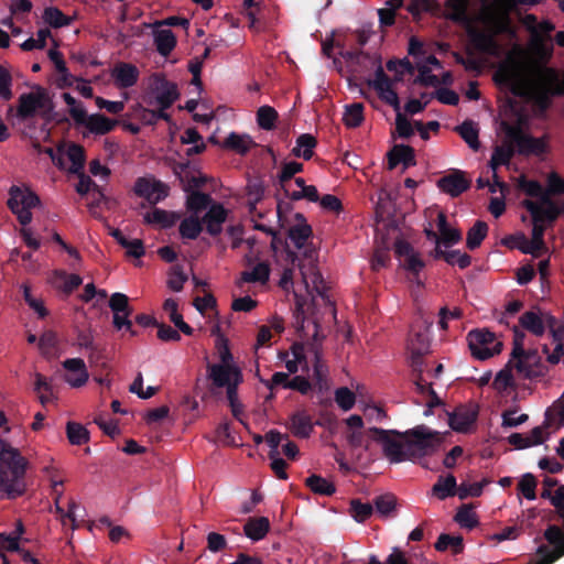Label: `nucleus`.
I'll list each match as a JSON object with an SVG mask.
<instances>
[{
    "instance_id": "nucleus-27",
    "label": "nucleus",
    "mask_w": 564,
    "mask_h": 564,
    "mask_svg": "<svg viewBox=\"0 0 564 564\" xmlns=\"http://www.w3.org/2000/svg\"><path fill=\"white\" fill-rule=\"evenodd\" d=\"M140 72L137 66L129 63H118L110 70V77L116 87L129 88L137 84Z\"/></svg>"
},
{
    "instance_id": "nucleus-4",
    "label": "nucleus",
    "mask_w": 564,
    "mask_h": 564,
    "mask_svg": "<svg viewBox=\"0 0 564 564\" xmlns=\"http://www.w3.org/2000/svg\"><path fill=\"white\" fill-rule=\"evenodd\" d=\"M301 279L294 282L296 310L302 315H314L321 307H330L327 285L313 261L302 263Z\"/></svg>"
},
{
    "instance_id": "nucleus-62",
    "label": "nucleus",
    "mask_w": 564,
    "mask_h": 564,
    "mask_svg": "<svg viewBox=\"0 0 564 564\" xmlns=\"http://www.w3.org/2000/svg\"><path fill=\"white\" fill-rule=\"evenodd\" d=\"M335 402L345 412L351 410L356 403V394L348 388H338L335 393Z\"/></svg>"
},
{
    "instance_id": "nucleus-33",
    "label": "nucleus",
    "mask_w": 564,
    "mask_h": 564,
    "mask_svg": "<svg viewBox=\"0 0 564 564\" xmlns=\"http://www.w3.org/2000/svg\"><path fill=\"white\" fill-rule=\"evenodd\" d=\"M270 278V267L265 262H259L250 269L245 270L240 279L237 281V286L242 288L243 283H260L265 284Z\"/></svg>"
},
{
    "instance_id": "nucleus-18",
    "label": "nucleus",
    "mask_w": 564,
    "mask_h": 564,
    "mask_svg": "<svg viewBox=\"0 0 564 564\" xmlns=\"http://www.w3.org/2000/svg\"><path fill=\"white\" fill-rule=\"evenodd\" d=\"M437 229L438 235L432 229L425 228L427 238L436 242L435 253L443 251L442 247L448 248L458 243L462 239V232L447 224L446 216L442 212H437Z\"/></svg>"
},
{
    "instance_id": "nucleus-22",
    "label": "nucleus",
    "mask_w": 564,
    "mask_h": 564,
    "mask_svg": "<svg viewBox=\"0 0 564 564\" xmlns=\"http://www.w3.org/2000/svg\"><path fill=\"white\" fill-rule=\"evenodd\" d=\"M518 185L527 195L531 197L522 202L523 207L527 208V203H532L536 206H542V203L547 202L554 207L556 217L560 215L561 208L557 206L555 202H553L550 198L547 192H545V189H543V187L538 182L527 180L525 177L522 176L518 180Z\"/></svg>"
},
{
    "instance_id": "nucleus-64",
    "label": "nucleus",
    "mask_w": 564,
    "mask_h": 564,
    "mask_svg": "<svg viewBox=\"0 0 564 564\" xmlns=\"http://www.w3.org/2000/svg\"><path fill=\"white\" fill-rule=\"evenodd\" d=\"M488 484L487 480L478 482H462L457 488V496L464 500L469 497H479L482 494L484 487Z\"/></svg>"
},
{
    "instance_id": "nucleus-38",
    "label": "nucleus",
    "mask_w": 564,
    "mask_h": 564,
    "mask_svg": "<svg viewBox=\"0 0 564 564\" xmlns=\"http://www.w3.org/2000/svg\"><path fill=\"white\" fill-rule=\"evenodd\" d=\"M155 28L153 36L156 50L162 56H167L176 45V37L169 29L162 26Z\"/></svg>"
},
{
    "instance_id": "nucleus-35",
    "label": "nucleus",
    "mask_w": 564,
    "mask_h": 564,
    "mask_svg": "<svg viewBox=\"0 0 564 564\" xmlns=\"http://www.w3.org/2000/svg\"><path fill=\"white\" fill-rule=\"evenodd\" d=\"M256 147V142L249 134L231 132L223 142V148L231 150L238 154H246Z\"/></svg>"
},
{
    "instance_id": "nucleus-9",
    "label": "nucleus",
    "mask_w": 564,
    "mask_h": 564,
    "mask_svg": "<svg viewBox=\"0 0 564 564\" xmlns=\"http://www.w3.org/2000/svg\"><path fill=\"white\" fill-rule=\"evenodd\" d=\"M405 438L411 460L433 454L443 443V434L425 425H419L406 431Z\"/></svg>"
},
{
    "instance_id": "nucleus-19",
    "label": "nucleus",
    "mask_w": 564,
    "mask_h": 564,
    "mask_svg": "<svg viewBox=\"0 0 564 564\" xmlns=\"http://www.w3.org/2000/svg\"><path fill=\"white\" fill-rule=\"evenodd\" d=\"M346 425V441L351 447H369L368 437L373 440V433L364 429V420L360 415H349L344 421Z\"/></svg>"
},
{
    "instance_id": "nucleus-23",
    "label": "nucleus",
    "mask_w": 564,
    "mask_h": 564,
    "mask_svg": "<svg viewBox=\"0 0 564 564\" xmlns=\"http://www.w3.org/2000/svg\"><path fill=\"white\" fill-rule=\"evenodd\" d=\"M63 368L65 370L64 380L72 388L84 387L88 379L89 373L86 364L80 358H69L64 360Z\"/></svg>"
},
{
    "instance_id": "nucleus-44",
    "label": "nucleus",
    "mask_w": 564,
    "mask_h": 564,
    "mask_svg": "<svg viewBox=\"0 0 564 564\" xmlns=\"http://www.w3.org/2000/svg\"><path fill=\"white\" fill-rule=\"evenodd\" d=\"M132 116L140 119L143 123L153 124L159 119H167L169 116L162 110H158L155 106H147L143 104L134 105L132 108Z\"/></svg>"
},
{
    "instance_id": "nucleus-41",
    "label": "nucleus",
    "mask_w": 564,
    "mask_h": 564,
    "mask_svg": "<svg viewBox=\"0 0 564 564\" xmlns=\"http://www.w3.org/2000/svg\"><path fill=\"white\" fill-rule=\"evenodd\" d=\"M457 482L453 475L440 476L432 487V495L438 500H445L448 497L457 495Z\"/></svg>"
},
{
    "instance_id": "nucleus-61",
    "label": "nucleus",
    "mask_w": 564,
    "mask_h": 564,
    "mask_svg": "<svg viewBox=\"0 0 564 564\" xmlns=\"http://www.w3.org/2000/svg\"><path fill=\"white\" fill-rule=\"evenodd\" d=\"M278 119V112L270 106H262L258 109L257 121L258 124L264 130L274 128Z\"/></svg>"
},
{
    "instance_id": "nucleus-7",
    "label": "nucleus",
    "mask_w": 564,
    "mask_h": 564,
    "mask_svg": "<svg viewBox=\"0 0 564 564\" xmlns=\"http://www.w3.org/2000/svg\"><path fill=\"white\" fill-rule=\"evenodd\" d=\"M509 367H512L521 378H534L543 376L546 367L538 350L524 348V334L514 330V341Z\"/></svg>"
},
{
    "instance_id": "nucleus-48",
    "label": "nucleus",
    "mask_w": 564,
    "mask_h": 564,
    "mask_svg": "<svg viewBox=\"0 0 564 564\" xmlns=\"http://www.w3.org/2000/svg\"><path fill=\"white\" fill-rule=\"evenodd\" d=\"M202 231V221L199 215L191 214L185 217L180 225V232L183 238L195 239Z\"/></svg>"
},
{
    "instance_id": "nucleus-5",
    "label": "nucleus",
    "mask_w": 564,
    "mask_h": 564,
    "mask_svg": "<svg viewBox=\"0 0 564 564\" xmlns=\"http://www.w3.org/2000/svg\"><path fill=\"white\" fill-rule=\"evenodd\" d=\"M519 324L523 329L536 337H541L549 330L552 335L554 348L551 352L547 345H543L542 350L549 364L556 365L560 362L564 355L562 343L564 327L557 325L555 317L550 312L532 308L520 316Z\"/></svg>"
},
{
    "instance_id": "nucleus-25",
    "label": "nucleus",
    "mask_w": 564,
    "mask_h": 564,
    "mask_svg": "<svg viewBox=\"0 0 564 564\" xmlns=\"http://www.w3.org/2000/svg\"><path fill=\"white\" fill-rule=\"evenodd\" d=\"M395 254L400 264L412 273H419L424 268L421 256L404 240H398L394 245Z\"/></svg>"
},
{
    "instance_id": "nucleus-26",
    "label": "nucleus",
    "mask_w": 564,
    "mask_h": 564,
    "mask_svg": "<svg viewBox=\"0 0 564 564\" xmlns=\"http://www.w3.org/2000/svg\"><path fill=\"white\" fill-rule=\"evenodd\" d=\"M477 419V410L474 405L459 406L449 414V426L458 433L471 431Z\"/></svg>"
},
{
    "instance_id": "nucleus-20",
    "label": "nucleus",
    "mask_w": 564,
    "mask_h": 564,
    "mask_svg": "<svg viewBox=\"0 0 564 564\" xmlns=\"http://www.w3.org/2000/svg\"><path fill=\"white\" fill-rule=\"evenodd\" d=\"M552 434L545 422L532 429L529 433H513L508 441L518 449H524L543 444Z\"/></svg>"
},
{
    "instance_id": "nucleus-55",
    "label": "nucleus",
    "mask_w": 564,
    "mask_h": 564,
    "mask_svg": "<svg viewBox=\"0 0 564 564\" xmlns=\"http://www.w3.org/2000/svg\"><path fill=\"white\" fill-rule=\"evenodd\" d=\"M457 130L460 137L474 151L479 149L480 144L478 141V128L475 123L466 121L460 127H458Z\"/></svg>"
},
{
    "instance_id": "nucleus-3",
    "label": "nucleus",
    "mask_w": 564,
    "mask_h": 564,
    "mask_svg": "<svg viewBox=\"0 0 564 564\" xmlns=\"http://www.w3.org/2000/svg\"><path fill=\"white\" fill-rule=\"evenodd\" d=\"M469 2L470 0H447L448 17L465 25L476 50L492 57L500 56L502 47L496 35L507 31L506 15L490 0V3L484 4L479 13L470 19L467 14Z\"/></svg>"
},
{
    "instance_id": "nucleus-24",
    "label": "nucleus",
    "mask_w": 564,
    "mask_h": 564,
    "mask_svg": "<svg viewBox=\"0 0 564 564\" xmlns=\"http://www.w3.org/2000/svg\"><path fill=\"white\" fill-rule=\"evenodd\" d=\"M395 254L400 264L412 273H419L424 268L421 256L404 240H398L394 245Z\"/></svg>"
},
{
    "instance_id": "nucleus-32",
    "label": "nucleus",
    "mask_w": 564,
    "mask_h": 564,
    "mask_svg": "<svg viewBox=\"0 0 564 564\" xmlns=\"http://www.w3.org/2000/svg\"><path fill=\"white\" fill-rule=\"evenodd\" d=\"M402 164L404 169L415 164L413 149L409 145L398 144L388 152V167L395 169Z\"/></svg>"
},
{
    "instance_id": "nucleus-28",
    "label": "nucleus",
    "mask_w": 564,
    "mask_h": 564,
    "mask_svg": "<svg viewBox=\"0 0 564 564\" xmlns=\"http://www.w3.org/2000/svg\"><path fill=\"white\" fill-rule=\"evenodd\" d=\"M50 106V98L44 89L37 88L35 91L20 97L19 112L23 117L34 115L39 109Z\"/></svg>"
},
{
    "instance_id": "nucleus-53",
    "label": "nucleus",
    "mask_w": 564,
    "mask_h": 564,
    "mask_svg": "<svg viewBox=\"0 0 564 564\" xmlns=\"http://www.w3.org/2000/svg\"><path fill=\"white\" fill-rule=\"evenodd\" d=\"M408 348L413 352L421 355L425 352L429 348V336H427V327H425L422 332L413 333L411 332L410 337L408 339Z\"/></svg>"
},
{
    "instance_id": "nucleus-12",
    "label": "nucleus",
    "mask_w": 564,
    "mask_h": 564,
    "mask_svg": "<svg viewBox=\"0 0 564 564\" xmlns=\"http://www.w3.org/2000/svg\"><path fill=\"white\" fill-rule=\"evenodd\" d=\"M40 205L39 196L28 186H12L9 191L8 206L22 226L32 221L31 209Z\"/></svg>"
},
{
    "instance_id": "nucleus-60",
    "label": "nucleus",
    "mask_w": 564,
    "mask_h": 564,
    "mask_svg": "<svg viewBox=\"0 0 564 564\" xmlns=\"http://www.w3.org/2000/svg\"><path fill=\"white\" fill-rule=\"evenodd\" d=\"M436 257H442L448 264L458 265L460 269L467 268L470 264V257L459 250L441 251Z\"/></svg>"
},
{
    "instance_id": "nucleus-21",
    "label": "nucleus",
    "mask_w": 564,
    "mask_h": 564,
    "mask_svg": "<svg viewBox=\"0 0 564 564\" xmlns=\"http://www.w3.org/2000/svg\"><path fill=\"white\" fill-rule=\"evenodd\" d=\"M134 192L150 203H158L167 196L169 187L154 177H141L134 184Z\"/></svg>"
},
{
    "instance_id": "nucleus-2",
    "label": "nucleus",
    "mask_w": 564,
    "mask_h": 564,
    "mask_svg": "<svg viewBox=\"0 0 564 564\" xmlns=\"http://www.w3.org/2000/svg\"><path fill=\"white\" fill-rule=\"evenodd\" d=\"M528 130V111L519 108L516 101H510L503 109L502 143L495 148L491 155L489 165L492 172H497L499 166L509 164L514 150L525 155H542L550 151L549 135L533 138Z\"/></svg>"
},
{
    "instance_id": "nucleus-31",
    "label": "nucleus",
    "mask_w": 564,
    "mask_h": 564,
    "mask_svg": "<svg viewBox=\"0 0 564 564\" xmlns=\"http://www.w3.org/2000/svg\"><path fill=\"white\" fill-rule=\"evenodd\" d=\"M116 120L109 119L100 113L86 115L79 126L84 127L88 133L106 134L115 129Z\"/></svg>"
},
{
    "instance_id": "nucleus-51",
    "label": "nucleus",
    "mask_w": 564,
    "mask_h": 564,
    "mask_svg": "<svg viewBox=\"0 0 564 564\" xmlns=\"http://www.w3.org/2000/svg\"><path fill=\"white\" fill-rule=\"evenodd\" d=\"M181 141L184 144H192L193 147L187 150V154L202 153L206 145L202 135L195 129H187L181 137Z\"/></svg>"
},
{
    "instance_id": "nucleus-14",
    "label": "nucleus",
    "mask_w": 564,
    "mask_h": 564,
    "mask_svg": "<svg viewBox=\"0 0 564 564\" xmlns=\"http://www.w3.org/2000/svg\"><path fill=\"white\" fill-rule=\"evenodd\" d=\"M208 376L213 383L219 388L227 389L228 400L236 413V388L241 382V372L236 365H210Z\"/></svg>"
},
{
    "instance_id": "nucleus-47",
    "label": "nucleus",
    "mask_w": 564,
    "mask_h": 564,
    "mask_svg": "<svg viewBox=\"0 0 564 564\" xmlns=\"http://www.w3.org/2000/svg\"><path fill=\"white\" fill-rule=\"evenodd\" d=\"M364 106L360 102H354L345 106L343 121L347 128H357L364 122Z\"/></svg>"
},
{
    "instance_id": "nucleus-17",
    "label": "nucleus",
    "mask_w": 564,
    "mask_h": 564,
    "mask_svg": "<svg viewBox=\"0 0 564 564\" xmlns=\"http://www.w3.org/2000/svg\"><path fill=\"white\" fill-rule=\"evenodd\" d=\"M178 94L173 83L164 79H156L152 90L143 96V102L147 106H155L158 110L164 112L165 109L177 99Z\"/></svg>"
},
{
    "instance_id": "nucleus-43",
    "label": "nucleus",
    "mask_w": 564,
    "mask_h": 564,
    "mask_svg": "<svg viewBox=\"0 0 564 564\" xmlns=\"http://www.w3.org/2000/svg\"><path fill=\"white\" fill-rule=\"evenodd\" d=\"M270 530V521L265 517L250 518L243 527L245 534L252 541L262 540Z\"/></svg>"
},
{
    "instance_id": "nucleus-54",
    "label": "nucleus",
    "mask_w": 564,
    "mask_h": 564,
    "mask_svg": "<svg viewBox=\"0 0 564 564\" xmlns=\"http://www.w3.org/2000/svg\"><path fill=\"white\" fill-rule=\"evenodd\" d=\"M210 197L207 194L192 192L186 202L187 209L191 214L199 215L209 205Z\"/></svg>"
},
{
    "instance_id": "nucleus-52",
    "label": "nucleus",
    "mask_w": 564,
    "mask_h": 564,
    "mask_svg": "<svg viewBox=\"0 0 564 564\" xmlns=\"http://www.w3.org/2000/svg\"><path fill=\"white\" fill-rule=\"evenodd\" d=\"M488 232V226L484 221H477L467 232L466 243L469 249H476L480 246Z\"/></svg>"
},
{
    "instance_id": "nucleus-30",
    "label": "nucleus",
    "mask_w": 564,
    "mask_h": 564,
    "mask_svg": "<svg viewBox=\"0 0 564 564\" xmlns=\"http://www.w3.org/2000/svg\"><path fill=\"white\" fill-rule=\"evenodd\" d=\"M288 427L294 436L307 438L314 431V422L305 410H299L290 416Z\"/></svg>"
},
{
    "instance_id": "nucleus-13",
    "label": "nucleus",
    "mask_w": 564,
    "mask_h": 564,
    "mask_svg": "<svg viewBox=\"0 0 564 564\" xmlns=\"http://www.w3.org/2000/svg\"><path fill=\"white\" fill-rule=\"evenodd\" d=\"M45 152L61 170L74 174L83 172L85 163L83 147L73 142H63L55 150L47 149Z\"/></svg>"
},
{
    "instance_id": "nucleus-6",
    "label": "nucleus",
    "mask_w": 564,
    "mask_h": 564,
    "mask_svg": "<svg viewBox=\"0 0 564 564\" xmlns=\"http://www.w3.org/2000/svg\"><path fill=\"white\" fill-rule=\"evenodd\" d=\"M26 466L28 462L19 449L0 440V494L14 498L25 491Z\"/></svg>"
},
{
    "instance_id": "nucleus-37",
    "label": "nucleus",
    "mask_w": 564,
    "mask_h": 564,
    "mask_svg": "<svg viewBox=\"0 0 564 564\" xmlns=\"http://www.w3.org/2000/svg\"><path fill=\"white\" fill-rule=\"evenodd\" d=\"M226 218L227 210L220 204L212 205L205 215L207 231L213 236L218 235Z\"/></svg>"
},
{
    "instance_id": "nucleus-58",
    "label": "nucleus",
    "mask_w": 564,
    "mask_h": 564,
    "mask_svg": "<svg viewBox=\"0 0 564 564\" xmlns=\"http://www.w3.org/2000/svg\"><path fill=\"white\" fill-rule=\"evenodd\" d=\"M34 389L42 404L45 405L53 401L54 394L52 387L47 382L46 378L43 377L42 375H35Z\"/></svg>"
},
{
    "instance_id": "nucleus-50",
    "label": "nucleus",
    "mask_w": 564,
    "mask_h": 564,
    "mask_svg": "<svg viewBox=\"0 0 564 564\" xmlns=\"http://www.w3.org/2000/svg\"><path fill=\"white\" fill-rule=\"evenodd\" d=\"M306 486L315 494L329 496L335 492V486L332 481L317 475L310 476Z\"/></svg>"
},
{
    "instance_id": "nucleus-1",
    "label": "nucleus",
    "mask_w": 564,
    "mask_h": 564,
    "mask_svg": "<svg viewBox=\"0 0 564 564\" xmlns=\"http://www.w3.org/2000/svg\"><path fill=\"white\" fill-rule=\"evenodd\" d=\"M523 24L531 32L527 46L513 44L499 62L494 75L497 85L521 98L533 111L543 112L556 95H564V72L547 67L554 25L527 15Z\"/></svg>"
},
{
    "instance_id": "nucleus-46",
    "label": "nucleus",
    "mask_w": 564,
    "mask_h": 564,
    "mask_svg": "<svg viewBox=\"0 0 564 564\" xmlns=\"http://www.w3.org/2000/svg\"><path fill=\"white\" fill-rule=\"evenodd\" d=\"M164 311L169 315L171 322L185 335H192L193 328L183 321L182 315L177 312V302L173 299H167L163 305Z\"/></svg>"
},
{
    "instance_id": "nucleus-57",
    "label": "nucleus",
    "mask_w": 564,
    "mask_h": 564,
    "mask_svg": "<svg viewBox=\"0 0 564 564\" xmlns=\"http://www.w3.org/2000/svg\"><path fill=\"white\" fill-rule=\"evenodd\" d=\"M66 433L73 445L85 444L89 438L88 431L82 424L75 422L67 423Z\"/></svg>"
},
{
    "instance_id": "nucleus-49",
    "label": "nucleus",
    "mask_w": 564,
    "mask_h": 564,
    "mask_svg": "<svg viewBox=\"0 0 564 564\" xmlns=\"http://www.w3.org/2000/svg\"><path fill=\"white\" fill-rule=\"evenodd\" d=\"M303 171V164L291 161L282 164L281 173L279 175L280 182L285 191H291V186L294 184L292 177Z\"/></svg>"
},
{
    "instance_id": "nucleus-39",
    "label": "nucleus",
    "mask_w": 564,
    "mask_h": 564,
    "mask_svg": "<svg viewBox=\"0 0 564 564\" xmlns=\"http://www.w3.org/2000/svg\"><path fill=\"white\" fill-rule=\"evenodd\" d=\"M312 235V228L307 224L303 215H295V223L289 229V237L295 243L296 247L301 248L305 245L306 240Z\"/></svg>"
},
{
    "instance_id": "nucleus-45",
    "label": "nucleus",
    "mask_w": 564,
    "mask_h": 564,
    "mask_svg": "<svg viewBox=\"0 0 564 564\" xmlns=\"http://www.w3.org/2000/svg\"><path fill=\"white\" fill-rule=\"evenodd\" d=\"M316 147V140L311 134H301L296 139L295 147L292 149V153L304 160H310L314 154V149Z\"/></svg>"
},
{
    "instance_id": "nucleus-40",
    "label": "nucleus",
    "mask_w": 564,
    "mask_h": 564,
    "mask_svg": "<svg viewBox=\"0 0 564 564\" xmlns=\"http://www.w3.org/2000/svg\"><path fill=\"white\" fill-rule=\"evenodd\" d=\"M437 185L444 193L458 196L467 189L468 182L460 173H454L438 180Z\"/></svg>"
},
{
    "instance_id": "nucleus-63",
    "label": "nucleus",
    "mask_w": 564,
    "mask_h": 564,
    "mask_svg": "<svg viewBox=\"0 0 564 564\" xmlns=\"http://www.w3.org/2000/svg\"><path fill=\"white\" fill-rule=\"evenodd\" d=\"M512 370H514V369L512 367H509V362H508L507 366L496 375L492 386L497 391L503 392L508 388L513 386L514 379H513Z\"/></svg>"
},
{
    "instance_id": "nucleus-56",
    "label": "nucleus",
    "mask_w": 564,
    "mask_h": 564,
    "mask_svg": "<svg viewBox=\"0 0 564 564\" xmlns=\"http://www.w3.org/2000/svg\"><path fill=\"white\" fill-rule=\"evenodd\" d=\"M63 100L68 106V112L73 118L74 122L79 126L87 112L84 106L78 102L70 94L64 93L62 95Z\"/></svg>"
},
{
    "instance_id": "nucleus-42",
    "label": "nucleus",
    "mask_w": 564,
    "mask_h": 564,
    "mask_svg": "<svg viewBox=\"0 0 564 564\" xmlns=\"http://www.w3.org/2000/svg\"><path fill=\"white\" fill-rule=\"evenodd\" d=\"M50 282L55 289L70 293L82 284V278L78 274H68L63 270H57L52 274Z\"/></svg>"
},
{
    "instance_id": "nucleus-16",
    "label": "nucleus",
    "mask_w": 564,
    "mask_h": 564,
    "mask_svg": "<svg viewBox=\"0 0 564 564\" xmlns=\"http://www.w3.org/2000/svg\"><path fill=\"white\" fill-rule=\"evenodd\" d=\"M419 70L417 79L426 86L437 87L441 84H451L452 75L449 72L443 70L441 63L434 56L420 58L416 62Z\"/></svg>"
},
{
    "instance_id": "nucleus-8",
    "label": "nucleus",
    "mask_w": 564,
    "mask_h": 564,
    "mask_svg": "<svg viewBox=\"0 0 564 564\" xmlns=\"http://www.w3.org/2000/svg\"><path fill=\"white\" fill-rule=\"evenodd\" d=\"M285 366L291 373L300 370L306 372L316 381L319 389L326 386L327 368L317 351L311 352V359L304 354L303 346L294 345L286 355Z\"/></svg>"
},
{
    "instance_id": "nucleus-10",
    "label": "nucleus",
    "mask_w": 564,
    "mask_h": 564,
    "mask_svg": "<svg viewBox=\"0 0 564 564\" xmlns=\"http://www.w3.org/2000/svg\"><path fill=\"white\" fill-rule=\"evenodd\" d=\"M369 432L373 433V440L381 444L383 454L391 464L411 460L405 432L397 433L378 427H370Z\"/></svg>"
},
{
    "instance_id": "nucleus-15",
    "label": "nucleus",
    "mask_w": 564,
    "mask_h": 564,
    "mask_svg": "<svg viewBox=\"0 0 564 564\" xmlns=\"http://www.w3.org/2000/svg\"><path fill=\"white\" fill-rule=\"evenodd\" d=\"M471 355L480 360L488 359L502 349L501 340L488 329H475L467 335Z\"/></svg>"
},
{
    "instance_id": "nucleus-29",
    "label": "nucleus",
    "mask_w": 564,
    "mask_h": 564,
    "mask_svg": "<svg viewBox=\"0 0 564 564\" xmlns=\"http://www.w3.org/2000/svg\"><path fill=\"white\" fill-rule=\"evenodd\" d=\"M392 86V82L386 76L383 70L381 68L378 69L372 80V87L383 101L392 106L395 111H399L400 101Z\"/></svg>"
},
{
    "instance_id": "nucleus-36",
    "label": "nucleus",
    "mask_w": 564,
    "mask_h": 564,
    "mask_svg": "<svg viewBox=\"0 0 564 564\" xmlns=\"http://www.w3.org/2000/svg\"><path fill=\"white\" fill-rule=\"evenodd\" d=\"M292 199H306L316 203L319 200L318 191L314 185H307L302 177H296L291 191H285Z\"/></svg>"
},
{
    "instance_id": "nucleus-59",
    "label": "nucleus",
    "mask_w": 564,
    "mask_h": 564,
    "mask_svg": "<svg viewBox=\"0 0 564 564\" xmlns=\"http://www.w3.org/2000/svg\"><path fill=\"white\" fill-rule=\"evenodd\" d=\"M438 551H446L451 549L454 553H459L463 550V539L459 535L442 534L435 543Z\"/></svg>"
},
{
    "instance_id": "nucleus-34",
    "label": "nucleus",
    "mask_w": 564,
    "mask_h": 564,
    "mask_svg": "<svg viewBox=\"0 0 564 564\" xmlns=\"http://www.w3.org/2000/svg\"><path fill=\"white\" fill-rule=\"evenodd\" d=\"M59 499L61 497L55 496V506L59 513L62 524L75 530L79 522L83 521V509L75 501L70 500L68 502L67 510L65 511L59 507Z\"/></svg>"
},
{
    "instance_id": "nucleus-11",
    "label": "nucleus",
    "mask_w": 564,
    "mask_h": 564,
    "mask_svg": "<svg viewBox=\"0 0 564 564\" xmlns=\"http://www.w3.org/2000/svg\"><path fill=\"white\" fill-rule=\"evenodd\" d=\"M527 210L532 217L533 228L531 241L523 248V252L534 254L543 248V236L546 224L556 219V213L554 207L547 202L542 203V206L527 203Z\"/></svg>"
}]
</instances>
